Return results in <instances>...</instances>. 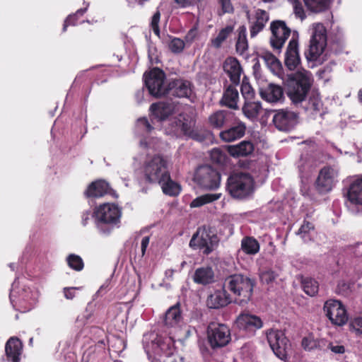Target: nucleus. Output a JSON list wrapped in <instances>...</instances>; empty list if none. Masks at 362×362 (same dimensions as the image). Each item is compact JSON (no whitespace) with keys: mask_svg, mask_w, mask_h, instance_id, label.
I'll list each match as a JSON object with an SVG mask.
<instances>
[{"mask_svg":"<svg viewBox=\"0 0 362 362\" xmlns=\"http://www.w3.org/2000/svg\"><path fill=\"white\" fill-rule=\"evenodd\" d=\"M310 86V73L304 69L298 71L289 78L287 95L293 103H301L305 98Z\"/></svg>","mask_w":362,"mask_h":362,"instance_id":"nucleus-3","label":"nucleus"},{"mask_svg":"<svg viewBox=\"0 0 362 362\" xmlns=\"http://www.w3.org/2000/svg\"><path fill=\"white\" fill-rule=\"evenodd\" d=\"M301 345L305 351H308L315 349L325 350L326 340L323 339H315L313 337L309 336L302 339Z\"/></svg>","mask_w":362,"mask_h":362,"instance_id":"nucleus-34","label":"nucleus"},{"mask_svg":"<svg viewBox=\"0 0 362 362\" xmlns=\"http://www.w3.org/2000/svg\"><path fill=\"white\" fill-rule=\"evenodd\" d=\"M144 348L148 358L151 357L153 354H158L159 349H163L160 337L156 333L151 332L144 335L143 337Z\"/></svg>","mask_w":362,"mask_h":362,"instance_id":"nucleus-23","label":"nucleus"},{"mask_svg":"<svg viewBox=\"0 0 362 362\" xmlns=\"http://www.w3.org/2000/svg\"><path fill=\"white\" fill-rule=\"evenodd\" d=\"M307 8L312 12L319 13L328 7V0H303Z\"/></svg>","mask_w":362,"mask_h":362,"instance_id":"nucleus-40","label":"nucleus"},{"mask_svg":"<svg viewBox=\"0 0 362 362\" xmlns=\"http://www.w3.org/2000/svg\"><path fill=\"white\" fill-rule=\"evenodd\" d=\"M322 108V103L317 94H313L310 97L307 109L313 113L319 112Z\"/></svg>","mask_w":362,"mask_h":362,"instance_id":"nucleus-44","label":"nucleus"},{"mask_svg":"<svg viewBox=\"0 0 362 362\" xmlns=\"http://www.w3.org/2000/svg\"><path fill=\"white\" fill-rule=\"evenodd\" d=\"M314 230L313 225L310 222H304L298 230V234L304 242H308L312 239V233Z\"/></svg>","mask_w":362,"mask_h":362,"instance_id":"nucleus-43","label":"nucleus"},{"mask_svg":"<svg viewBox=\"0 0 362 362\" xmlns=\"http://www.w3.org/2000/svg\"><path fill=\"white\" fill-rule=\"evenodd\" d=\"M241 248L247 255H255L259 251V244L255 238L245 237L241 241Z\"/></svg>","mask_w":362,"mask_h":362,"instance_id":"nucleus-38","label":"nucleus"},{"mask_svg":"<svg viewBox=\"0 0 362 362\" xmlns=\"http://www.w3.org/2000/svg\"><path fill=\"white\" fill-rule=\"evenodd\" d=\"M230 301L227 290L223 288V289L216 291L209 295L206 300V305L209 308L218 309L227 305Z\"/></svg>","mask_w":362,"mask_h":362,"instance_id":"nucleus-22","label":"nucleus"},{"mask_svg":"<svg viewBox=\"0 0 362 362\" xmlns=\"http://www.w3.org/2000/svg\"><path fill=\"white\" fill-rule=\"evenodd\" d=\"M324 313L332 323L336 325H343L348 320V316L344 306L340 301L328 300L323 307Z\"/></svg>","mask_w":362,"mask_h":362,"instance_id":"nucleus-13","label":"nucleus"},{"mask_svg":"<svg viewBox=\"0 0 362 362\" xmlns=\"http://www.w3.org/2000/svg\"><path fill=\"white\" fill-rule=\"evenodd\" d=\"M145 85L149 93L155 97H160L168 93L165 84V74L158 68H154L148 74L144 75Z\"/></svg>","mask_w":362,"mask_h":362,"instance_id":"nucleus-11","label":"nucleus"},{"mask_svg":"<svg viewBox=\"0 0 362 362\" xmlns=\"http://www.w3.org/2000/svg\"><path fill=\"white\" fill-rule=\"evenodd\" d=\"M95 223L100 233L107 235L120 222L121 211L114 204L105 203L96 207L94 211Z\"/></svg>","mask_w":362,"mask_h":362,"instance_id":"nucleus-1","label":"nucleus"},{"mask_svg":"<svg viewBox=\"0 0 362 362\" xmlns=\"http://www.w3.org/2000/svg\"><path fill=\"white\" fill-rule=\"evenodd\" d=\"M247 48L248 44L246 37V28L243 26L240 28L238 38L236 42V51L240 54H243Z\"/></svg>","mask_w":362,"mask_h":362,"instance_id":"nucleus-41","label":"nucleus"},{"mask_svg":"<svg viewBox=\"0 0 362 362\" xmlns=\"http://www.w3.org/2000/svg\"><path fill=\"white\" fill-rule=\"evenodd\" d=\"M228 153L234 157L247 156L254 151V146L250 141H243L237 145H229L226 146Z\"/></svg>","mask_w":362,"mask_h":362,"instance_id":"nucleus-27","label":"nucleus"},{"mask_svg":"<svg viewBox=\"0 0 362 362\" xmlns=\"http://www.w3.org/2000/svg\"><path fill=\"white\" fill-rule=\"evenodd\" d=\"M311 38L305 56L308 61H317L327 46V30L322 23H313Z\"/></svg>","mask_w":362,"mask_h":362,"instance_id":"nucleus-4","label":"nucleus"},{"mask_svg":"<svg viewBox=\"0 0 362 362\" xmlns=\"http://www.w3.org/2000/svg\"><path fill=\"white\" fill-rule=\"evenodd\" d=\"M338 175V170L334 168L325 166L321 169L316 180L317 190L322 193L329 192L337 181Z\"/></svg>","mask_w":362,"mask_h":362,"instance_id":"nucleus-16","label":"nucleus"},{"mask_svg":"<svg viewBox=\"0 0 362 362\" xmlns=\"http://www.w3.org/2000/svg\"><path fill=\"white\" fill-rule=\"evenodd\" d=\"M78 289L77 288H75V287H71V288H65L64 289V296L66 299H69V300H71L74 298L75 296V290Z\"/></svg>","mask_w":362,"mask_h":362,"instance_id":"nucleus-62","label":"nucleus"},{"mask_svg":"<svg viewBox=\"0 0 362 362\" xmlns=\"http://www.w3.org/2000/svg\"><path fill=\"white\" fill-rule=\"evenodd\" d=\"M194 181L204 189L214 190L220 186L221 175L210 165H201L195 171Z\"/></svg>","mask_w":362,"mask_h":362,"instance_id":"nucleus-7","label":"nucleus"},{"mask_svg":"<svg viewBox=\"0 0 362 362\" xmlns=\"http://www.w3.org/2000/svg\"><path fill=\"white\" fill-rule=\"evenodd\" d=\"M241 93L246 101L252 99L255 94L252 86L244 81L241 85Z\"/></svg>","mask_w":362,"mask_h":362,"instance_id":"nucleus-53","label":"nucleus"},{"mask_svg":"<svg viewBox=\"0 0 362 362\" xmlns=\"http://www.w3.org/2000/svg\"><path fill=\"white\" fill-rule=\"evenodd\" d=\"M276 277L277 274L270 269L263 271L260 274V280L263 284H269L273 282Z\"/></svg>","mask_w":362,"mask_h":362,"instance_id":"nucleus-52","label":"nucleus"},{"mask_svg":"<svg viewBox=\"0 0 362 362\" xmlns=\"http://www.w3.org/2000/svg\"><path fill=\"white\" fill-rule=\"evenodd\" d=\"M150 238L148 236H145L142 238L141 243V255L144 256L145 255L146 248L149 244Z\"/></svg>","mask_w":362,"mask_h":362,"instance_id":"nucleus-63","label":"nucleus"},{"mask_svg":"<svg viewBox=\"0 0 362 362\" xmlns=\"http://www.w3.org/2000/svg\"><path fill=\"white\" fill-rule=\"evenodd\" d=\"M110 187L105 180H98L92 182L88 187L86 194L87 197H100L108 192Z\"/></svg>","mask_w":362,"mask_h":362,"instance_id":"nucleus-31","label":"nucleus"},{"mask_svg":"<svg viewBox=\"0 0 362 362\" xmlns=\"http://www.w3.org/2000/svg\"><path fill=\"white\" fill-rule=\"evenodd\" d=\"M348 253L356 258L358 264H362V243H356L354 245L349 246Z\"/></svg>","mask_w":362,"mask_h":362,"instance_id":"nucleus-47","label":"nucleus"},{"mask_svg":"<svg viewBox=\"0 0 362 362\" xmlns=\"http://www.w3.org/2000/svg\"><path fill=\"white\" fill-rule=\"evenodd\" d=\"M247 16L251 23L250 31V36L252 37H255L264 29L266 23L269 19L267 12L262 9H257L255 11V16L252 19L250 18L249 11H247Z\"/></svg>","mask_w":362,"mask_h":362,"instance_id":"nucleus-18","label":"nucleus"},{"mask_svg":"<svg viewBox=\"0 0 362 362\" xmlns=\"http://www.w3.org/2000/svg\"><path fill=\"white\" fill-rule=\"evenodd\" d=\"M221 8L222 13H231L234 11V8L230 0H218Z\"/></svg>","mask_w":362,"mask_h":362,"instance_id":"nucleus-56","label":"nucleus"},{"mask_svg":"<svg viewBox=\"0 0 362 362\" xmlns=\"http://www.w3.org/2000/svg\"><path fill=\"white\" fill-rule=\"evenodd\" d=\"M192 93L191 83L181 79L171 82L168 88V93L178 98H189Z\"/></svg>","mask_w":362,"mask_h":362,"instance_id":"nucleus-21","label":"nucleus"},{"mask_svg":"<svg viewBox=\"0 0 362 362\" xmlns=\"http://www.w3.org/2000/svg\"><path fill=\"white\" fill-rule=\"evenodd\" d=\"M347 198L352 204L362 205V177L356 178L350 185Z\"/></svg>","mask_w":362,"mask_h":362,"instance_id":"nucleus-29","label":"nucleus"},{"mask_svg":"<svg viewBox=\"0 0 362 362\" xmlns=\"http://www.w3.org/2000/svg\"><path fill=\"white\" fill-rule=\"evenodd\" d=\"M5 351L7 358L13 362H18L22 352V344L18 338L11 337L6 344Z\"/></svg>","mask_w":362,"mask_h":362,"instance_id":"nucleus-28","label":"nucleus"},{"mask_svg":"<svg viewBox=\"0 0 362 362\" xmlns=\"http://www.w3.org/2000/svg\"><path fill=\"white\" fill-rule=\"evenodd\" d=\"M229 112L224 110H218L212 113L209 117V124L213 128L220 129L223 127Z\"/></svg>","mask_w":362,"mask_h":362,"instance_id":"nucleus-35","label":"nucleus"},{"mask_svg":"<svg viewBox=\"0 0 362 362\" xmlns=\"http://www.w3.org/2000/svg\"><path fill=\"white\" fill-rule=\"evenodd\" d=\"M223 70L229 76L233 83H239L242 68L239 62L235 58H227L223 63Z\"/></svg>","mask_w":362,"mask_h":362,"instance_id":"nucleus-25","label":"nucleus"},{"mask_svg":"<svg viewBox=\"0 0 362 362\" xmlns=\"http://www.w3.org/2000/svg\"><path fill=\"white\" fill-rule=\"evenodd\" d=\"M197 36V30L191 29L185 35V40L186 44H191Z\"/></svg>","mask_w":362,"mask_h":362,"instance_id":"nucleus-61","label":"nucleus"},{"mask_svg":"<svg viewBox=\"0 0 362 362\" xmlns=\"http://www.w3.org/2000/svg\"><path fill=\"white\" fill-rule=\"evenodd\" d=\"M170 129L166 130V133L175 136L180 134L187 135L193 139H197V134L194 131L195 119L192 114L182 113L175 117L170 123Z\"/></svg>","mask_w":362,"mask_h":362,"instance_id":"nucleus-9","label":"nucleus"},{"mask_svg":"<svg viewBox=\"0 0 362 362\" xmlns=\"http://www.w3.org/2000/svg\"><path fill=\"white\" fill-rule=\"evenodd\" d=\"M239 94L238 90L233 86H229L224 92L221 100L222 105L231 108L238 109Z\"/></svg>","mask_w":362,"mask_h":362,"instance_id":"nucleus-32","label":"nucleus"},{"mask_svg":"<svg viewBox=\"0 0 362 362\" xmlns=\"http://www.w3.org/2000/svg\"><path fill=\"white\" fill-rule=\"evenodd\" d=\"M67 262L69 266L76 271H80L83 267V261L78 255H70L67 258Z\"/></svg>","mask_w":362,"mask_h":362,"instance_id":"nucleus-48","label":"nucleus"},{"mask_svg":"<svg viewBox=\"0 0 362 362\" xmlns=\"http://www.w3.org/2000/svg\"><path fill=\"white\" fill-rule=\"evenodd\" d=\"M221 193L203 194L193 199L190 203V206L192 208L200 207L206 204L211 203L214 201L218 199L221 197Z\"/></svg>","mask_w":362,"mask_h":362,"instance_id":"nucleus-39","label":"nucleus"},{"mask_svg":"<svg viewBox=\"0 0 362 362\" xmlns=\"http://www.w3.org/2000/svg\"><path fill=\"white\" fill-rule=\"evenodd\" d=\"M208 339L213 348L226 346L230 340L229 329L224 325L211 322L208 326Z\"/></svg>","mask_w":362,"mask_h":362,"instance_id":"nucleus-12","label":"nucleus"},{"mask_svg":"<svg viewBox=\"0 0 362 362\" xmlns=\"http://www.w3.org/2000/svg\"><path fill=\"white\" fill-rule=\"evenodd\" d=\"M236 325L240 329L253 332L260 329L263 325V322L258 316L245 313L240 314L238 317Z\"/></svg>","mask_w":362,"mask_h":362,"instance_id":"nucleus-17","label":"nucleus"},{"mask_svg":"<svg viewBox=\"0 0 362 362\" xmlns=\"http://www.w3.org/2000/svg\"><path fill=\"white\" fill-rule=\"evenodd\" d=\"M170 159L157 154L148 156L145 160L142 171L144 178L150 183H159L168 177Z\"/></svg>","mask_w":362,"mask_h":362,"instance_id":"nucleus-2","label":"nucleus"},{"mask_svg":"<svg viewBox=\"0 0 362 362\" xmlns=\"http://www.w3.org/2000/svg\"><path fill=\"white\" fill-rule=\"evenodd\" d=\"M300 59L298 53V40L292 37L285 53L284 63L286 67L292 71L296 69L300 64Z\"/></svg>","mask_w":362,"mask_h":362,"instance_id":"nucleus-19","label":"nucleus"},{"mask_svg":"<svg viewBox=\"0 0 362 362\" xmlns=\"http://www.w3.org/2000/svg\"><path fill=\"white\" fill-rule=\"evenodd\" d=\"M185 45V42L180 38L174 37L169 44L170 49L174 53H180Z\"/></svg>","mask_w":362,"mask_h":362,"instance_id":"nucleus-50","label":"nucleus"},{"mask_svg":"<svg viewBox=\"0 0 362 362\" xmlns=\"http://www.w3.org/2000/svg\"><path fill=\"white\" fill-rule=\"evenodd\" d=\"M182 316L180 308L177 305L170 307L166 312L165 316V323L168 326H175L180 320Z\"/></svg>","mask_w":362,"mask_h":362,"instance_id":"nucleus-37","label":"nucleus"},{"mask_svg":"<svg viewBox=\"0 0 362 362\" xmlns=\"http://www.w3.org/2000/svg\"><path fill=\"white\" fill-rule=\"evenodd\" d=\"M210 157L213 162L222 164L225 162L226 156L219 148H214L210 152Z\"/></svg>","mask_w":362,"mask_h":362,"instance_id":"nucleus-49","label":"nucleus"},{"mask_svg":"<svg viewBox=\"0 0 362 362\" xmlns=\"http://www.w3.org/2000/svg\"><path fill=\"white\" fill-rule=\"evenodd\" d=\"M192 279L194 283L206 286L215 281V273L212 267L204 266L194 271Z\"/></svg>","mask_w":362,"mask_h":362,"instance_id":"nucleus-24","label":"nucleus"},{"mask_svg":"<svg viewBox=\"0 0 362 362\" xmlns=\"http://www.w3.org/2000/svg\"><path fill=\"white\" fill-rule=\"evenodd\" d=\"M158 184L160 185L163 193L165 194L176 196L180 192V185L170 179V174L168 175V177L166 179H163V181Z\"/></svg>","mask_w":362,"mask_h":362,"instance_id":"nucleus-36","label":"nucleus"},{"mask_svg":"<svg viewBox=\"0 0 362 362\" xmlns=\"http://www.w3.org/2000/svg\"><path fill=\"white\" fill-rule=\"evenodd\" d=\"M90 212H86L82 216V223L83 225L86 226L88 223V221L90 218Z\"/></svg>","mask_w":362,"mask_h":362,"instance_id":"nucleus-64","label":"nucleus"},{"mask_svg":"<svg viewBox=\"0 0 362 362\" xmlns=\"http://www.w3.org/2000/svg\"><path fill=\"white\" fill-rule=\"evenodd\" d=\"M160 18V13L158 11L153 16L151 22V27L153 33L158 37L160 36V29H159V26H158Z\"/></svg>","mask_w":362,"mask_h":362,"instance_id":"nucleus-55","label":"nucleus"},{"mask_svg":"<svg viewBox=\"0 0 362 362\" xmlns=\"http://www.w3.org/2000/svg\"><path fill=\"white\" fill-rule=\"evenodd\" d=\"M270 113H274L272 122L279 131L288 132L293 129L298 123V115L294 112L280 110L275 112L270 111L266 114Z\"/></svg>","mask_w":362,"mask_h":362,"instance_id":"nucleus-14","label":"nucleus"},{"mask_svg":"<svg viewBox=\"0 0 362 362\" xmlns=\"http://www.w3.org/2000/svg\"><path fill=\"white\" fill-rule=\"evenodd\" d=\"M227 189L232 197L245 198L252 192L253 180L247 173H234L228 179Z\"/></svg>","mask_w":362,"mask_h":362,"instance_id":"nucleus-6","label":"nucleus"},{"mask_svg":"<svg viewBox=\"0 0 362 362\" xmlns=\"http://www.w3.org/2000/svg\"><path fill=\"white\" fill-rule=\"evenodd\" d=\"M233 28L228 26L222 29L218 34V35L212 40V45L214 47L218 48L223 42H224L228 35L232 33Z\"/></svg>","mask_w":362,"mask_h":362,"instance_id":"nucleus-46","label":"nucleus"},{"mask_svg":"<svg viewBox=\"0 0 362 362\" xmlns=\"http://www.w3.org/2000/svg\"><path fill=\"white\" fill-rule=\"evenodd\" d=\"M262 110L261 103L259 102L245 101L242 110L244 115L251 119H255Z\"/></svg>","mask_w":362,"mask_h":362,"instance_id":"nucleus-33","label":"nucleus"},{"mask_svg":"<svg viewBox=\"0 0 362 362\" xmlns=\"http://www.w3.org/2000/svg\"><path fill=\"white\" fill-rule=\"evenodd\" d=\"M218 243V239L210 229L202 228H199L195 234L193 235L189 246L193 249H199L204 254L211 253Z\"/></svg>","mask_w":362,"mask_h":362,"instance_id":"nucleus-8","label":"nucleus"},{"mask_svg":"<svg viewBox=\"0 0 362 362\" xmlns=\"http://www.w3.org/2000/svg\"><path fill=\"white\" fill-rule=\"evenodd\" d=\"M246 131L245 124L238 120L230 128L220 132V138L225 142H233L244 136Z\"/></svg>","mask_w":362,"mask_h":362,"instance_id":"nucleus-20","label":"nucleus"},{"mask_svg":"<svg viewBox=\"0 0 362 362\" xmlns=\"http://www.w3.org/2000/svg\"><path fill=\"white\" fill-rule=\"evenodd\" d=\"M351 326L356 333L362 334V313L354 319Z\"/></svg>","mask_w":362,"mask_h":362,"instance_id":"nucleus-58","label":"nucleus"},{"mask_svg":"<svg viewBox=\"0 0 362 362\" xmlns=\"http://www.w3.org/2000/svg\"><path fill=\"white\" fill-rule=\"evenodd\" d=\"M291 5L295 16L300 21H303L306 18L305 9L302 3L299 0H287Z\"/></svg>","mask_w":362,"mask_h":362,"instance_id":"nucleus-45","label":"nucleus"},{"mask_svg":"<svg viewBox=\"0 0 362 362\" xmlns=\"http://www.w3.org/2000/svg\"><path fill=\"white\" fill-rule=\"evenodd\" d=\"M270 29L272 31L270 44L274 49L280 50L290 36L291 29L282 21L272 22Z\"/></svg>","mask_w":362,"mask_h":362,"instance_id":"nucleus-15","label":"nucleus"},{"mask_svg":"<svg viewBox=\"0 0 362 362\" xmlns=\"http://www.w3.org/2000/svg\"><path fill=\"white\" fill-rule=\"evenodd\" d=\"M86 11V8L84 9H78L76 14L74 15H70L67 17L66 21H64V27H63V31H65L66 30V28L69 25H74V21L76 20L75 17L76 16H82Z\"/></svg>","mask_w":362,"mask_h":362,"instance_id":"nucleus-57","label":"nucleus"},{"mask_svg":"<svg viewBox=\"0 0 362 362\" xmlns=\"http://www.w3.org/2000/svg\"><path fill=\"white\" fill-rule=\"evenodd\" d=\"M175 109V106L171 103L159 102L151 105L150 110L152 114L159 119H165L170 115Z\"/></svg>","mask_w":362,"mask_h":362,"instance_id":"nucleus-30","label":"nucleus"},{"mask_svg":"<svg viewBox=\"0 0 362 362\" xmlns=\"http://www.w3.org/2000/svg\"><path fill=\"white\" fill-rule=\"evenodd\" d=\"M268 343L274 354L280 359L286 360L291 350L290 344L284 333L279 329H269L267 332Z\"/></svg>","mask_w":362,"mask_h":362,"instance_id":"nucleus-10","label":"nucleus"},{"mask_svg":"<svg viewBox=\"0 0 362 362\" xmlns=\"http://www.w3.org/2000/svg\"><path fill=\"white\" fill-rule=\"evenodd\" d=\"M328 349L334 354H343L345 351V348L344 346L337 343L329 342L326 341V345H325L324 351H327Z\"/></svg>","mask_w":362,"mask_h":362,"instance_id":"nucleus-54","label":"nucleus"},{"mask_svg":"<svg viewBox=\"0 0 362 362\" xmlns=\"http://www.w3.org/2000/svg\"><path fill=\"white\" fill-rule=\"evenodd\" d=\"M259 93L262 99L272 103L280 101L284 95L282 88L272 83L269 84L264 88H262Z\"/></svg>","mask_w":362,"mask_h":362,"instance_id":"nucleus-26","label":"nucleus"},{"mask_svg":"<svg viewBox=\"0 0 362 362\" xmlns=\"http://www.w3.org/2000/svg\"><path fill=\"white\" fill-rule=\"evenodd\" d=\"M202 0H175L176 4L181 7H187L197 4Z\"/></svg>","mask_w":362,"mask_h":362,"instance_id":"nucleus-60","label":"nucleus"},{"mask_svg":"<svg viewBox=\"0 0 362 362\" xmlns=\"http://www.w3.org/2000/svg\"><path fill=\"white\" fill-rule=\"evenodd\" d=\"M254 282L243 274H233L228 276L224 281L223 288L234 295L243 297L241 302H247L252 293Z\"/></svg>","mask_w":362,"mask_h":362,"instance_id":"nucleus-5","label":"nucleus"},{"mask_svg":"<svg viewBox=\"0 0 362 362\" xmlns=\"http://www.w3.org/2000/svg\"><path fill=\"white\" fill-rule=\"evenodd\" d=\"M137 125L140 128L145 129L146 132H151L153 129L148 121L146 118H140L137 121Z\"/></svg>","mask_w":362,"mask_h":362,"instance_id":"nucleus-59","label":"nucleus"},{"mask_svg":"<svg viewBox=\"0 0 362 362\" xmlns=\"http://www.w3.org/2000/svg\"><path fill=\"white\" fill-rule=\"evenodd\" d=\"M303 291L309 296H315L319 289V284L317 281L313 279H305L302 282Z\"/></svg>","mask_w":362,"mask_h":362,"instance_id":"nucleus-42","label":"nucleus"},{"mask_svg":"<svg viewBox=\"0 0 362 362\" xmlns=\"http://www.w3.org/2000/svg\"><path fill=\"white\" fill-rule=\"evenodd\" d=\"M263 59L274 70H278L280 69L281 64L279 61L272 54L266 53L263 57Z\"/></svg>","mask_w":362,"mask_h":362,"instance_id":"nucleus-51","label":"nucleus"}]
</instances>
